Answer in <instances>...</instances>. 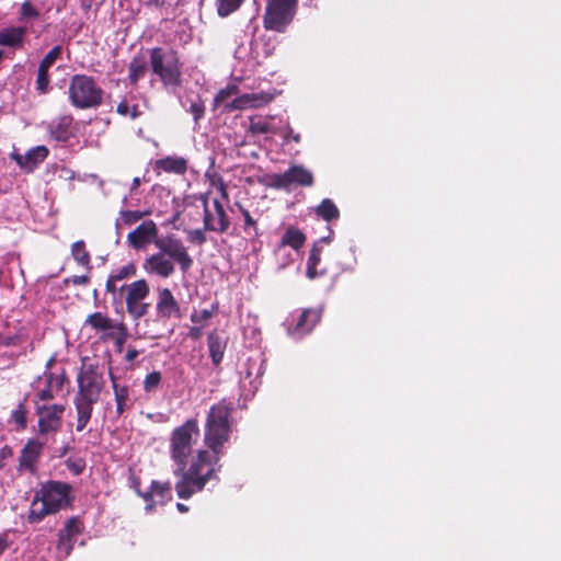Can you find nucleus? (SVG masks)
Listing matches in <instances>:
<instances>
[{"label":"nucleus","mask_w":561,"mask_h":561,"mask_svg":"<svg viewBox=\"0 0 561 561\" xmlns=\"http://www.w3.org/2000/svg\"><path fill=\"white\" fill-rule=\"evenodd\" d=\"M321 252H322V248L318 245V243H314L311 251H310V255L308 257V262L307 263H311L313 265H317L319 264L320 260H321Z\"/></svg>","instance_id":"obj_47"},{"label":"nucleus","mask_w":561,"mask_h":561,"mask_svg":"<svg viewBox=\"0 0 561 561\" xmlns=\"http://www.w3.org/2000/svg\"><path fill=\"white\" fill-rule=\"evenodd\" d=\"M78 391L75 397L98 403L105 386L102 373L95 365H83L77 376Z\"/></svg>","instance_id":"obj_5"},{"label":"nucleus","mask_w":561,"mask_h":561,"mask_svg":"<svg viewBox=\"0 0 561 561\" xmlns=\"http://www.w3.org/2000/svg\"><path fill=\"white\" fill-rule=\"evenodd\" d=\"M117 113L123 116H130L131 118L137 117V107L136 106H129L126 102H121L117 106Z\"/></svg>","instance_id":"obj_45"},{"label":"nucleus","mask_w":561,"mask_h":561,"mask_svg":"<svg viewBox=\"0 0 561 561\" xmlns=\"http://www.w3.org/2000/svg\"><path fill=\"white\" fill-rule=\"evenodd\" d=\"M47 154L48 149L45 146H37L30 149L24 156L13 151L10 157L20 168L32 171L36 164L45 160Z\"/></svg>","instance_id":"obj_17"},{"label":"nucleus","mask_w":561,"mask_h":561,"mask_svg":"<svg viewBox=\"0 0 561 561\" xmlns=\"http://www.w3.org/2000/svg\"><path fill=\"white\" fill-rule=\"evenodd\" d=\"M140 184V179L139 178H135L134 181H133V187L131 190L136 188L137 186H139Z\"/></svg>","instance_id":"obj_60"},{"label":"nucleus","mask_w":561,"mask_h":561,"mask_svg":"<svg viewBox=\"0 0 561 561\" xmlns=\"http://www.w3.org/2000/svg\"><path fill=\"white\" fill-rule=\"evenodd\" d=\"M5 547L7 546H5L4 541L0 540V554L4 551Z\"/></svg>","instance_id":"obj_62"},{"label":"nucleus","mask_w":561,"mask_h":561,"mask_svg":"<svg viewBox=\"0 0 561 561\" xmlns=\"http://www.w3.org/2000/svg\"><path fill=\"white\" fill-rule=\"evenodd\" d=\"M268 185L275 188H287L291 184L310 186L313 183L312 173L301 165H294L283 174L267 176Z\"/></svg>","instance_id":"obj_10"},{"label":"nucleus","mask_w":561,"mask_h":561,"mask_svg":"<svg viewBox=\"0 0 561 561\" xmlns=\"http://www.w3.org/2000/svg\"><path fill=\"white\" fill-rule=\"evenodd\" d=\"M225 202L214 197L213 202L203 199L204 227L206 230L224 232L229 227V219L225 211Z\"/></svg>","instance_id":"obj_9"},{"label":"nucleus","mask_w":561,"mask_h":561,"mask_svg":"<svg viewBox=\"0 0 561 561\" xmlns=\"http://www.w3.org/2000/svg\"><path fill=\"white\" fill-rule=\"evenodd\" d=\"M108 375H110V379L112 382V388L114 389V382H117V381H116V377L114 376V374L112 371V368H110Z\"/></svg>","instance_id":"obj_59"},{"label":"nucleus","mask_w":561,"mask_h":561,"mask_svg":"<svg viewBox=\"0 0 561 561\" xmlns=\"http://www.w3.org/2000/svg\"><path fill=\"white\" fill-rule=\"evenodd\" d=\"M162 238L158 237V227L152 220L144 221L127 236L129 244L137 250L145 249L150 243L156 245V241Z\"/></svg>","instance_id":"obj_12"},{"label":"nucleus","mask_w":561,"mask_h":561,"mask_svg":"<svg viewBox=\"0 0 561 561\" xmlns=\"http://www.w3.org/2000/svg\"><path fill=\"white\" fill-rule=\"evenodd\" d=\"M25 28L11 26L0 31V46L18 48L21 47L25 36Z\"/></svg>","instance_id":"obj_23"},{"label":"nucleus","mask_w":561,"mask_h":561,"mask_svg":"<svg viewBox=\"0 0 561 561\" xmlns=\"http://www.w3.org/2000/svg\"><path fill=\"white\" fill-rule=\"evenodd\" d=\"M152 71L158 75L165 87H178L181 81V68L173 50L153 48L150 55Z\"/></svg>","instance_id":"obj_4"},{"label":"nucleus","mask_w":561,"mask_h":561,"mask_svg":"<svg viewBox=\"0 0 561 561\" xmlns=\"http://www.w3.org/2000/svg\"><path fill=\"white\" fill-rule=\"evenodd\" d=\"M73 404L77 412L76 431L82 432L89 424L95 402L73 397Z\"/></svg>","instance_id":"obj_20"},{"label":"nucleus","mask_w":561,"mask_h":561,"mask_svg":"<svg viewBox=\"0 0 561 561\" xmlns=\"http://www.w3.org/2000/svg\"><path fill=\"white\" fill-rule=\"evenodd\" d=\"M147 69V61L145 58L135 57L129 64V80L136 83L140 78L144 77Z\"/></svg>","instance_id":"obj_35"},{"label":"nucleus","mask_w":561,"mask_h":561,"mask_svg":"<svg viewBox=\"0 0 561 561\" xmlns=\"http://www.w3.org/2000/svg\"><path fill=\"white\" fill-rule=\"evenodd\" d=\"M156 247L159 252L149 255L144 262L147 273L168 278L175 271L174 262L180 265L183 273L191 268L193 260L181 240L171 236L163 237L156 241Z\"/></svg>","instance_id":"obj_2"},{"label":"nucleus","mask_w":561,"mask_h":561,"mask_svg":"<svg viewBox=\"0 0 561 561\" xmlns=\"http://www.w3.org/2000/svg\"><path fill=\"white\" fill-rule=\"evenodd\" d=\"M322 242H327V243L330 242V237H323L319 241H317L316 243H318V245L321 247L320 244Z\"/></svg>","instance_id":"obj_61"},{"label":"nucleus","mask_w":561,"mask_h":561,"mask_svg":"<svg viewBox=\"0 0 561 561\" xmlns=\"http://www.w3.org/2000/svg\"><path fill=\"white\" fill-rule=\"evenodd\" d=\"M136 273V267L134 264L129 263L123 267H121L116 273L112 274L106 283V288L111 293H115L117 290V282L129 278L134 276Z\"/></svg>","instance_id":"obj_31"},{"label":"nucleus","mask_w":561,"mask_h":561,"mask_svg":"<svg viewBox=\"0 0 561 561\" xmlns=\"http://www.w3.org/2000/svg\"><path fill=\"white\" fill-rule=\"evenodd\" d=\"M72 255L75 260L81 264L87 266L90 262V257L88 252L85 251L84 243L82 241H77L72 244L71 249Z\"/></svg>","instance_id":"obj_37"},{"label":"nucleus","mask_w":561,"mask_h":561,"mask_svg":"<svg viewBox=\"0 0 561 561\" xmlns=\"http://www.w3.org/2000/svg\"><path fill=\"white\" fill-rule=\"evenodd\" d=\"M129 482H130V484H129V485H130V488L136 492V494H137L139 497H141V499H142V495H144V493H145V492H142V491L140 490V479H139L137 476H135L134 473H131V474L129 476Z\"/></svg>","instance_id":"obj_50"},{"label":"nucleus","mask_w":561,"mask_h":561,"mask_svg":"<svg viewBox=\"0 0 561 561\" xmlns=\"http://www.w3.org/2000/svg\"><path fill=\"white\" fill-rule=\"evenodd\" d=\"M237 93L236 87H228L226 89L220 90L216 98H215V104L216 106H222L227 110V104H231L229 102V99Z\"/></svg>","instance_id":"obj_40"},{"label":"nucleus","mask_w":561,"mask_h":561,"mask_svg":"<svg viewBox=\"0 0 561 561\" xmlns=\"http://www.w3.org/2000/svg\"><path fill=\"white\" fill-rule=\"evenodd\" d=\"M316 211L318 216H320L322 219L327 221H330L339 217L337 207L329 198L323 199L321 204L317 207Z\"/></svg>","instance_id":"obj_33"},{"label":"nucleus","mask_w":561,"mask_h":561,"mask_svg":"<svg viewBox=\"0 0 561 561\" xmlns=\"http://www.w3.org/2000/svg\"><path fill=\"white\" fill-rule=\"evenodd\" d=\"M231 403L226 399L210 407L203 434L206 448L196 453H193V447L201 434L197 419H188L172 431L170 457L175 465L173 473L179 478L174 489L180 499L188 500L211 480H219V461L231 435Z\"/></svg>","instance_id":"obj_1"},{"label":"nucleus","mask_w":561,"mask_h":561,"mask_svg":"<svg viewBox=\"0 0 561 561\" xmlns=\"http://www.w3.org/2000/svg\"><path fill=\"white\" fill-rule=\"evenodd\" d=\"M65 463L75 476L81 474L85 469V461L82 458H68Z\"/></svg>","instance_id":"obj_42"},{"label":"nucleus","mask_w":561,"mask_h":561,"mask_svg":"<svg viewBox=\"0 0 561 561\" xmlns=\"http://www.w3.org/2000/svg\"><path fill=\"white\" fill-rule=\"evenodd\" d=\"M83 526L80 517H70L65 525V528L58 533L57 548L59 551L69 556L73 549L76 537L82 533Z\"/></svg>","instance_id":"obj_13"},{"label":"nucleus","mask_w":561,"mask_h":561,"mask_svg":"<svg viewBox=\"0 0 561 561\" xmlns=\"http://www.w3.org/2000/svg\"><path fill=\"white\" fill-rule=\"evenodd\" d=\"M27 407L26 399L21 401L18 407L11 412V421L16 425L18 431H24L27 426Z\"/></svg>","instance_id":"obj_32"},{"label":"nucleus","mask_w":561,"mask_h":561,"mask_svg":"<svg viewBox=\"0 0 561 561\" xmlns=\"http://www.w3.org/2000/svg\"><path fill=\"white\" fill-rule=\"evenodd\" d=\"M176 508L180 513H186L188 512V506H186L185 504L183 503H178L176 504Z\"/></svg>","instance_id":"obj_58"},{"label":"nucleus","mask_w":561,"mask_h":561,"mask_svg":"<svg viewBox=\"0 0 561 561\" xmlns=\"http://www.w3.org/2000/svg\"><path fill=\"white\" fill-rule=\"evenodd\" d=\"M103 91L94 80L84 75H77L69 85V98L73 106L79 108L96 107L101 104Z\"/></svg>","instance_id":"obj_3"},{"label":"nucleus","mask_w":561,"mask_h":561,"mask_svg":"<svg viewBox=\"0 0 561 561\" xmlns=\"http://www.w3.org/2000/svg\"><path fill=\"white\" fill-rule=\"evenodd\" d=\"M279 262V267L284 268L293 262V256L288 251H284L280 255H276Z\"/></svg>","instance_id":"obj_52"},{"label":"nucleus","mask_w":561,"mask_h":561,"mask_svg":"<svg viewBox=\"0 0 561 561\" xmlns=\"http://www.w3.org/2000/svg\"><path fill=\"white\" fill-rule=\"evenodd\" d=\"M128 335H129L128 331L127 332H123L121 335L117 336L116 340H114L116 352L122 353L124 344H125Z\"/></svg>","instance_id":"obj_53"},{"label":"nucleus","mask_w":561,"mask_h":561,"mask_svg":"<svg viewBox=\"0 0 561 561\" xmlns=\"http://www.w3.org/2000/svg\"><path fill=\"white\" fill-rule=\"evenodd\" d=\"M297 0H268L264 14V26L267 30L282 32L293 20Z\"/></svg>","instance_id":"obj_6"},{"label":"nucleus","mask_w":561,"mask_h":561,"mask_svg":"<svg viewBox=\"0 0 561 561\" xmlns=\"http://www.w3.org/2000/svg\"><path fill=\"white\" fill-rule=\"evenodd\" d=\"M122 218L126 224H134L141 218V213L138 211H123Z\"/></svg>","instance_id":"obj_51"},{"label":"nucleus","mask_w":561,"mask_h":561,"mask_svg":"<svg viewBox=\"0 0 561 561\" xmlns=\"http://www.w3.org/2000/svg\"><path fill=\"white\" fill-rule=\"evenodd\" d=\"M244 0H216V10L219 16L227 18L241 7Z\"/></svg>","instance_id":"obj_34"},{"label":"nucleus","mask_w":561,"mask_h":561,"mask_svg":"<svg viewBox=\"0 0 561 561\" xmlns=\"http://www.w3.org/2000/svg\"><path fill=\"white\" fill-rule=\"evenodd\" d=\"M71 117L64 116L50 125V135L58 141H66L70 137Z\"/></svg>","instance_id":"obj_29"},{"label":"nucleus","mask_w":561,"mask_h":561,"mask_svg":"<svg viewBox=\"0 0 561 561\" xmlns=\"http://www.w3.org/2000/svg\"><path fill=\"white\" fill-rule=\"evenodd\" d=\"M43 449L44 443L34 438L27 439L19 456V469L34 472Z\"/></svg>","instance_id":"obj_15"},{"label":"nucleus","mask_w":561,"mask_h":561,"mask_svg":"<svg viewBox=\"0 0 561 561\" xmlns=\"http://www.w3.org/2000/svg\"><path fill=\"white\" fill-rule=\"evenodd\" d=\"M274 94L270 92L245 93L234 98L231 104H227V110H250L262 107L273 101Z\"/></svg>","instance_id":"obj_14"},{"label":"nucleus","mask_w":561,"mask_h":561,"mask_svg":"<svg viewBox=\"0 0 561 561\" xmlns=\"http://www.w3.org/2000/svg\"><path fill=\"white\" fill-rule=\"evenodd\" d=\"M49 76L48 71L39 69L37 71L36 89L39 93L45 94L48 92Z\"/></svg>","instance_id":"obj_43"},{"label":"nucleus","mask_w":561,"mask_h":561,"mask_svg":"<svg viewBox=\"0 0 561 561\" xmlns=\"http://www.w3.org/2000/svg\"><path fill=\"white\" fill-rule=\"evenodd\" d=\"M126 304L128 311L134 316H142L147 312V306L142 300L149 294V287L144 279L136 280L126 287Z\"/></svg>","instance_id":"obj_11"},{"label":"nucleus","mask_w":561,"mask_h":561,"mask_svg":"<svg viewBox=\"0 0 561 561\" xmlns=\"http://www.w3.org/2000/svg\"><path fill=\"white\" fill-rule=\"evenodd\" d=\"M71 485L61 481H49L43 484L38 492L41 501L48 505L54 513H57L62 507L71 506Z\"/></svg>","instance_id":"obj_8"},{"label":"nucleus","mask_w":561,"mask_h":561,"mask_svg":"<svg viewBox=\"0 0 561 561\" xmlns=\"http://www.w3.org/2000/svg\"><path fill=\"white\" fill-rule=\"evenodd\" d=\"M61 55V46H55L39 62L38 68L48 71Z\"/></svg>","instance_id":"obj_39"},{"label":"nucleus","mask_w":561,"mask_h":561,"mask_svg":"<svg viewBox=\"0 0 561 561\" xmlns=\"http://www.w3.org/2000/svg\"><path fill=\"white\" fill-rule=\"evenodd\" d=\"M316 322H309V318H287L284 325L293 339H300L309 333Z\"/></svg>","instance_id":"obj_24"},{"label":"nucleus","mask_w":561,"mask_h":561,"mask_svg":"<svg viewBox=\"0 0 561 561\" xmlns=\"http://www.w3.org/2000/svg\"><path fill=\"white\" fill-rule=\"evenodd\" d=\"M65 404H39L35 401V413L37 420V432L39 435L56 434L62 425Z\"/></svg>","instance_id":"obj_7"},{"label":"nucleus","mask_w":561,"mask_h":561,"mask_svg":"<svg viewBox=\"0 0 561 561\" xmlns=\"http://www.w3.org/2000/svg\"><path fill=\"white\" fill-rule=\"evenodd\" d=\"M207 178L209 180L210 187L205 196H203V199L213 202L214 197H218L221 202L228 203V193L222 179L216 173L207 174Z\"/></svg>","instance_id":"obj_26"},{"label":"nucleus","mask_w":561,"mask_h":561,"mask_svg":"<svg viewBox=\"0 0 561 561\" xmlns=\"http://www.w3.org/2000/svg\"><path fill=\"white\" fill-rule=\"evenodd\" d=\"M19 321L15 320L13 323L9 321V318H0V343L3 345H15L20 339L19 334Z\"/></svg>","instance_id":"obj_25"},{"label":"nucleus","mask_w":561,"mask_h":561,"mask_svg":"<svg viewBox=\"0 0 561 561\" xmlns=\"http://www.w3.org/2000/svg\"><path fill=\"white\" fill-rule=\"evenodd\" d=\"M55 514L54 511L48 506L45 505L44 501H41V496L37 493L34 501L31 504L30 512H28V522L30 523H38L41 522L46 515Z\"/></svg>","instance_id":"obj_28"},{"label":"nucleus","mask_w":561,"mask_h":561,"mask_svg":"<svg viewBox=\"0 0 561 561\" xmlns=\"http://www.w3.org/2000/svg\"><path fill=\"white\" fill-rule=\"evenodd\" d=\"M161 378L160 371L154 370L148 374L144 379V390L148 393L156 392L161 383Z\"/></svg>","instance_id":"obj_38"},{"label":"nucleus","mask_w":561,"mask_h":561,"mask_svg":"<svg viewBox=\"0 0 561 561\" xmlns=\"http://www.w3.org/2000/svg\"><path fill=\"white\" fill-rule=\"evenodd\" d=\"M187 239H188V241H191L193 243H197V244H202L206 240L204 231L201 229L190 230L187 232Z\"/></svg>","instance_id":"obj_46"},{"label":"nucleus","mask_w":561,"mask_h":561,"mask_svg":"<svg viewBox=\"0 0 561 561\" xmlns=\"http://www.w3.org/2000/svg\"><path fill=\"white\" fill-rule=\"evenodd\" d=\"M139 354H140V352L138 350H136L133 346H128L126 355H125V360L127 363H133Z\"/></svg>","instance_id":"obj_55"},{"label":"nucleus","mask_w":561,"mask_h":561,"mask_svg":"<svg viewBox=\"0 0 561 561\" xmlns=\"http://www.w3.org/2000/svg\"><path fill=\"white\" fill-rule=\"evenodd\" d=\"M13 455V451L11 449V447L9 446H3L0 450V469L3 468L4 463H3V460L11 457Z\"/></svg>","instance_id":"obj_54"},{"label":"nucleus","mask_w":561,"mask_h":561,"mask_svg":"<svg viewBox=\"0 0 561 561\" xmlns=\"http://www.w3.org/2000/svg\"><path fill=\"white\" fill-rule=\"evenodd\" d=\"M146 502V511L147 512H151V511H154L157 504L159 503L158 501L154 500V497H151L150 500L148 501H145Z\"/></svg>","instance_id":"obj_57"},{"label":"nucleus","mask_w":561,"mask_h":561,"mask_svg":"<svg viewBox=\"0 0 561 561\" xmlns=\"http://www.w3.org/2000/svg\"><path fill=\"white\" fill-rule=\"evenodd\" d=\"M21 16L22 19H36L39 16V11L31 1H24L21 4Z\"/></svg>","instance_id":"obj_44"},{"label":"nucleus","mask_w":561,"mask_h":561,"mask_svg":"<svg viewBox=\"0 0 561 561\" xmlns=\"http://www.w3.org/2000/svg\"><path fill=\"white\" fill-rule=\"evenodd\" d=\"M190 112L193 114L194 119L198 121L204 114V105L201 102H193L190 106Z\"/></svg>","instance_id":"obj_49"},{"label":"nucleus","mask_w":561,"mask_h":561,"mask_svg":"<svg viewBox=\"0 0 561 561\" xmlns=\"http://www.w3.org/2000/svg\"><path fill=\"white\" fill-rule=\"evenodd\" d=\"M157 167L165 172L183 174L186 171V161L181 157H167L158 160Z\"/></svg>","instance_id":"obj_30"},{"label":"nucleus","mask_w":561,"mask_h":561,"mask_svg":"<svg viewBox=\"0 0 561 561\" xmlns=\"http://www.w3.org/2000/svg\"><path fill=\"white\" fill-rule=\"evenodd\" d=\"M114 399L116 403V414L122 416L126 411L134 408L135 400L130 396V389L127 385L114 382Z\"/></svg>","instance_id":"obj_21"},{"label":"nucleus","mask_w":561,"mask_h":561,"mask_svg":"<svg viewBox=\"0 0 561 561\" xmlns=\"http://www.w3.org/2000/svg\"><path fill=\"white\" fill-rule=\"evenodd\" d=\"M240 208V211L243 216V220H244V230H248L250 228H254L255 229V220L251 217L250 213L243 208L242 206H239Z\"/></svg>","instance_id":"obj_48"},{"label":"nucleus","mask_w":561,"mask_h":561,"mask_svg":"<svg viewBox=\"0 0 561 561\" xmlns=\"http://www.w3.org/2000/svg\"><path fill=\"white\" fill-rule=\"evenodd\" d=\"M151 497H158V502L164 505L172 501V485L170 481H158L152 480L150 488L142 495L144 501H148Z\"/></svg>","instance_id":"obj_19"},{"label":"nucleus","mask_w":561,"mask_h":561,"mask_svg":"<svg viewBox=\"0 0 561 561\" xmlns=\"http://www.w3.org/2000/svg\"><path fill=\"white\" fill-rule=\"evenodd\" d=\"M87 324L93 329L103 332L102 340H116L123 332L128 329L123 321L115 322L112 318H87Z\"/></svg>","instance_id":"obj_16"},{"label":"nucleus","mask_w":561,"mask_h":561,"mask_svg":"<svg viewBox=\"0 0 561 561\" xmlns=\"http://www.w3.org/2000/svg\"><path fill=\"white\" fill-rule=\"evenodd\" d=\"M207 344L211 363L215 366H219L224 358L227 340L220 336L217 332H211L207 336Z\"/></svg>","instance_id":"obj_22"},{"label":"nucleus","mask_w":561,"mask_h":561,"mask_svg":"<svg viewBox=\"0 0 561 561\" xmlns=\"http://www.w3.org/2000/svg\"><path fill=\"white\" fill-rule=\"evenodd\" d=\"M250 130L253 134H276L278 129L265 118H251Z\"/></svg>","instance_id":"obj_36"},{"label":"nucleus","mask_w":561,"mask_h":561,"mask_svg":"<svg viewBox=\"0 0 561 561\" xmlns=\"http://www.w3.org/2000/svg\"><path fill=\"white\" fill-rule=\"evenodd\" d=\"M294 140L298 142L299 141V135L294 136Z\"/></svg>","instance_id":"obj_64"},{"label":"nucleus","mask_w":561,"mask_h":561,"mask_svg":"<svg viewBox=\"0 0 561 561\" xmlns=\"http://www.w3.org/2000/svg\"><path fill=\"white\" fill-rule=\"evenodd\" d=\"M85 280H87V278H85L84 276H82V277H80V278H79V280H78V282H79V283H84Z\"/></svg>","instance_id":"obj_63"},{"label":"nucleus","mask_w":561,"mask_h":561,"mask_svg":"<svg viewBox=\"0 0 561 561\" xmlns=\"http://www.w3.org/2000/svg\"><path fill=\"white\" fill-rule=\"evenodd\" d=\"M157 309L162 316H169L179 311L178 302L168 288L159 290Z\"/></svg>","instance_id":"obj_27"},{"label":"nucleus","mask_w":561,"mask_h":561,"mask_svg":"<svg viewBox=\"0 0 561 561\" xmlns=\"http://www.w3.org/2000/svg\"><path fill=\"white\" fill-rule=\"evenodd\" d=\"M54 375L49 373L46 376V387L44 389H41L36 393L37 402L38 401H50L55 398L53 390H51V383H53Z\"/></svg>","instance_id":"obj_41"},{"label":"nucleus","mask_w":561,"mask_h":561,"mask_svg":"<svg viewBox=\"0 0 561 561\" xmlns=\"http://www.w3.org/2000/svg\"><path fill=\"white\" fill-rule=\"evenodd\" d=\"M306 242V236L295 227H288L283 234L279 244L275 249V255H280L287 247L299 251Z\"/></svg>","instance_id":"obj_18"},{"label":"nucleus","mask_w":561,"mask_h":561,"mask_svg":"<svg viewBox=\"0 0 561 561\" xmlns=\"http://www.w3.org/2000/svg\"><path fill=\"white\" fill-rule=\"evenodd\" d=\"M319 275L317 271V265H313L311 263H307V276L310 279H314Z\"/></svg>","instance_id":"obj_56"}]
</instances>
